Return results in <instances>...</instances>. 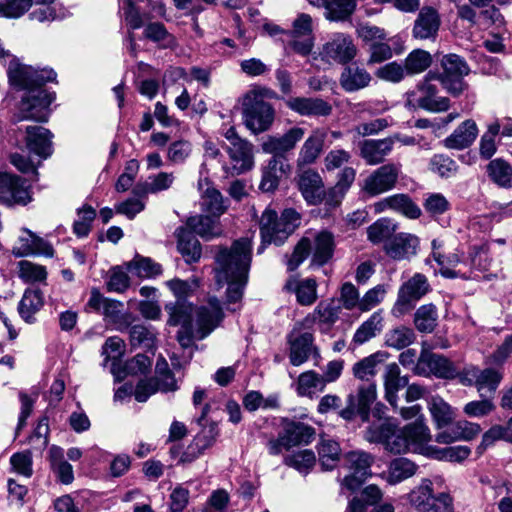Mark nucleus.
Masks as SVG:
<instances>
[{
  "label": "nucleus",
  "mask_w": 512,
  "mask_h": 512,
  "mask_svg": "<svg viewBox=\"0 0 512 512\" xmlns=\"http://www.w3.org/2000/svg\"><path fill=\"white\" fill-rule=\"evenodd\" d=\"M226 152L231 162V166L223 165L227 176L240 175L254 167V145L248 140L234 146H226Z\"/></svg>",
  "instance_id": "f3484780"
},
{
  "label": "nucleus",
  "mask_w": 512,
  "mask_h": 512,
  "mask_svg": "<svg viewBox=\"0 0 512 512\" xmlns=\"http://www.w3.org/2000/svg\"><path fill=\"white\" fill-rule=\"evenodd\" d=\"M340 307L334 301H321L312 313H309L299 325L305 329H311L315 324L321 332H327L338 320Z\"/></svg>",
  "instance_id": "412c9836"
},
{
  "label": "nucleus",
  "mask_w": 512,
  "mask_h": 512,
  "mask_svg": "<svg viewBox=\"0 0 512 512\" xmlns=\"http://www.w3.org/2000/svg\"><path fill=\"white\" fill-rule=\"evenodd\" d=\"M51 467L63 484H70L74 480L73 467L63 460L62 449L53 446L50 449Z\"/></svg>",
  "instance_id": "3c124183"
},
{
  "label": "nucleus",
  "mask_w": 512,
  "mask_h": 512,
  "mask_svg": "<svg viewBox=\"0 0 512 512\" xmlns=\"http://www.w3.org/2000/svg\"><path fill=\"white\" fill-rule=\"evenodd\" d=\"M19 277L27 283L44 282L47 272L44 266L32 263L30 261H20L18 263Z\"/></svg>",
  "instance_id": "69168bd1"
},
{
  "label": "nucleus",
  "mask_w": 512,
  "mask_h": 512,
  "mask_svg": "<svg viewBox=\"0 0 512 512\" xmlns=\"http://www.w3.org/2000/svg\"><path fill=\"white\" fill-rule=\"evenodd\" d=\"M300 224L301 215L293 208L284 209L280 217L275 210L266 208L259 223L262 241L257 253L262 254L266 245H282Z\"/></svg>",
  "instance_id": "20e7f679"
},
{
  "label": "nucleus",
  "mask_w": 512,
  "mask_h": 512,
  "mask_svg": "<svg viewBox=\"0 0 512 512\" xmlns=\"http://www.w3.org/2000/svg\"><path fill=\"white\" fill-rule=\"evenodd\" d=\"M364 438L370 443L382 444L384 449L392 454L422 453L431 440L428 427L418 418L403 427H399L390 419L372 423L367 427Z\"/></svg>",
  "instance_id": "7ed1b4c3"
},
{
  "label": "nucleus",
  "mask_w": 512,
  "mask_h": 512,
  "mask_svg": "<svg viewBox=\"0 0 512 512\" xmlns=\"http://www.w3.org/2000/svg\"><path fill=\"white\" fill-rule=\"evenodd\" d=\"M414 373L419 376H429L432 374L437 378L453 379L458 375V370L443 355L423 350L414 368Z\"/></svg>",
  "instance_id": "4468645a"
},
{
  "label": "nucleus",
  "mask_w": 512,
  "mask_h": 512,
  "mask_svg": "<svg viewBox=\"0 0 512 512\" xmlns=\"http://www.w3.org/2000/svg\"><path fill=\"white\" fill-rule=\"evenodd\" d=\"M377 397L375 383L360 386L356 395L350 394L347 398V406L340 411V416L345 420H352L359 416L363 422L369 420L370 407Z\"/></svg>",
  "instance_id": "ddd939ff"
},
{
  "label": "nucleus",
  "mask_w": 512,
  "mask_h": 512,
  "mask_svg": "<svg viewBox=\"0 0 512 512\" xmlns=\"http://www.w3.org/2000/svg\"><path fill=\"white\" fill-rule=\"evenodd\" d=\"M128 270L140 278H151L162 273L161 265L151 258L133 259L127 263Z\"/></svg>",
  "instance_id": "052dcab7"
},
{
  "label": "nucleus",
  "mask_w": 512,
  "mask_h": 512,
  "mask_svg": "<svg viewBox=\"0 0 512 512\" xmlns=\"http://www.w3.org/2000/svg\"><path fill=\"white\" fill-rule=\"evenodd\" d=\"M371 74L356 64L347 65L340 76V85L346 92H356L369 86Z\"/></svg>",
  "instance_id": "473e14b6"
},
{
  "label": "nucleus",
  "mask_w": 512,
  "mask_h": 512,
  "mask_svg": "<svg viewBox=\"0 0 512 512\" xmlns=\"http://www.w3.org/2000/svg\"><path fill=\"white\" fill-rule=\"evenodd\" d=\"M389 354L385 351H377L356 362L352 367V373L355 378L372 383L371 381L377 375L381 366L388 359Z\"/></svg>",
  "instance_id": "7c9ffc66"
},
{
  "label": "nucleus",
  "mask_w": 512,
  "mask_h": 512,
  "mask_svg": "<svg viewBox=\"0 0 512 512\" xmlns=\"http://www.w3.org/2000/svg\"><path fill=\"white\" fill-rule=\"evenodd\" d=\"M432 64V56L422 49L411 51L404 61V68L407 75H415L424 72Z\"/></svg>",
  "instance_id": "de8ad7c7"
},
{
  "label": "nucleus",
  "mask_w": 512,
  "mask_h": 512,
  "mask_svg": "<svg viewBox=\"0 0 512 512\" xmlns=\"http://www.w3.org/2000/svg\"><path fill=\"white\" fill-rule=\"evenodd\" d=\"M429 290L430 285L427 278L423 274L416 273L400 286L391 314L396 318L408 314L415 307L416 302L425 296Z\"/></svg>",
  "instance_id": "6e6552de"
},
{
  "label": "nucleus",
  "mask_w": 512,
  "mask_h": 512,
  "mask_svg": "<svg viewBox=\"0 0 512 512\" xmlns=\"http://www.w3.org/2000/svg\"><path fill=\"white\" fill-rule=\"evenodd\" d=\"M52 134L42 126H27L23 136L25 148L28 152L46 159L53 152Z\"/></svg>",
  "instance_id": "5701e85b"
},
{
  "label": "nucleus",
  "mask_w": 512,
  "mask_h": 512,
  "mask_svg": "<svg viewBox=\"0 0 512 512\" xmlns=\"http://www.w3.org/2000/svg\"><path fill=\"white\" fill-rule=\"evenodd\" d=\"M289 361L293 366H300L313 356L320 358L318 348L314 344V336L311 332L300 331L296 327L288 334Z\"/></svg>",
  "instance_id": "2eb2a0df"
},
{
  "label": "nucleus",
  "mask_w": 512,
  "mask_h": 512,
  "mask_svg": "<svg viewBox=\"0 0 512 512\" xmlns=\"http://www.w3.org/2000/svg\"><path fill=\"white\" fill-rule=\"evenodd\" d=\"M285 289L294 292L297 302L302 306H310L317 300V283L313 278L298 281L291 277L286 282Z\"/></svg>",
  "instance_id": "e433bc0d"
},
{
  "label": "nucleus",
  "mask_w": 512,
  "mask_h": 512,
  "mask_svg": "<svg viewBox=\"0 0 512 512\" xmlns=\"http://www.w3.org/2000/svg\"><path fill=\"white\" fill-rule=\"evenodd\" d=\"M440 27L438 12L432 7H423L415 22L412 34L417 39H430L437 35Z\"/></svg>",
  "instance_id": "c85d7f7f"
},
{
  "label": "nucleus",
  "mask_w": 512,
  "mask_h": 512,
  "mask_svg": "<svg viewBox=\"0 0 512 512\" xmlns=\"http://www.w3.org/2000/svg\"><path fill=\"white\" fill-rule=\"evenodd\" d=\"M133 193L135 197L128 198L115 206L116 213L124 215L128 219L135 218V216L141 213L146 206V195L142 194V189L139 186L134 188Z\"/></svg>",
  "instance_id": "603ef678"
},
{
  "label": "nucleus",
  "mask_w": 512,
  "mask_h": 512,
  "mask_svg": "<svg viewBox=\"0 0 512 512\" xmlns=\"http://www.w3.org/2000/svg\"><path fill=\"white\" fill-rule=\"evenodd\" d=\"M270 93L268 89H253L243 98L244 123L253 134L267 131L274 121V109L264 100Z\"/></svg>",
  "instance_id": "423d86ee"
},
{
  "label": "nucleus",
  "mask_w": 512,
  "mask_h": 512,
  "mask_svg": "<svg viewBox=\"0 0 512 512\" xmlns=\"http://www.w3.org/2000/svg\"><path fill=\"white\" fill-rule=\"evenodd\" d=\"M297 185L308 204L318 205L324 200V183L322 177L316 170L306 169L299 173Z\"/></svg>",
  "instance_id": "4be33fe9"
},
{
  "label": "nucleus",
  "mask_w": 512,
  "mask_h": 512,
  "mask_svg": "<svg viewBox=\"0 0 512 512\" xmlns=\"http://www.w3.org/2000/svg\"><path fill=\"white\" fill-rule=\"evenodd\" d=\"M416 472V465L407 458L394 459L388 469L387 481L390 484H397L413 476Z\"/></svg>",
  "instance_id": "8fccbe9b"
},
{
  "label": "nucleus",
  "mask_w": 512,
  "mask_h": 512,
  "mask_svg": "<svg viewBox=\"0 0 512 512\" xmlns=\"http://www.w3.org/2000/svg\"><path fill=\"white\" fill-rule=\"evenodd\" d=\"M452 432L454 435L447 431L437 434L436 441L447 444L458 439L471 440L481 432V426L467 420H460L454 424Z\"/></svg>",
  "instance_id": "58836bf2"
},
{
  "label": "nucleus",
  "mask_w": 512,
  "mask_h": 512,
  "mask_svg": "<svg viewBox=\"0 0 512 512\" xmlns=\"http://www.w3.org/2000/svg\"><path fill=\"white\" fill-rule=\"evenodd\" d=\"M487 173L490 179L500 187H512V167L503 159L497 158L487 165Z\"/></svg>",
  "instance_id": "37998d69"
},
{
  "label": "nucleus",
  "mask_w": 512,
  "mask_h": 512,
  "mask_svg": "<svg viewBox=\"0 0 512 512\" xmlns=\"http://www.w3.org/2000/svg\"><path fill=\"white\" fill-rule=\"evenodd\" d=\"M204 165L200 170L198 189L201 192V208L204 212L220 217L228 209V200L224 199L222 193L212 186L207 176L203 173Z\"/></svg>",
  "instance_id": "6ab92c4d"
},
{
  "label": "nucleus",
  "mask_w": 512,
  "mask_h": 512,
  "mask_svg": "<svg viewBox=\"0 0 512 512\" xmlns=\"http://www.w3.org/2000/svg\"><path fill=\"white\" fill-rule=\"evenodd\" d=\"M31 200L29 188L18 176L0 173V202L12 206L26 205Z\"/></svg>",
  "instance_id": "a211bd4d"
},
{
  "label": "nucleus",
  "mask_w": 512,
  "mask_h": 512,
  "mask_svg": "<svg viewBox=\"0 0 512 512\" xmlns=\"http://www.w3.org/2000/svg\"><path fill=\"white\" fill-rule=\"evenodd\" d=\"M432 482L423 479L408 495L410 504L419 512H425L433 496Z\"/></svg>",
  "instance_id": "864d4df0"
},
{
  "label": "nucleus",
  "mask_w": 512,
  "mask_h": 512,
  "mask_svg": "<svg viewBox=\"0 0 512 512\" xmlns=\"http://www.w3.org/2000/svg\"><path fill=\"white\" fill-rule=\"evenodd\" d=\"M374 458L365 451H351L344 455V464L350 474L343 479V485L351 491H355L371 475V465Z\"/></svg>",
  "instance_id": "f8f14e48"
},
{
  "label": "nucleus",
  "mask_w": 512,
  "mask_h": 512,
  "mask_svg": "<svg viewBox=\"0 0 512 512\" xmlns=\"http://www.w3.org/2000/svg\"><path fill=\"white\" fill-rule=\"evenodd\" d=\"M502 374L492 368L484 370H478V382L477 390L483 395V391L486 390L490 393H494L502 380Z\"/></svg>",
  "instance_id": "338daca9"
},
{
  "label": "nucleus",
  "mask_w": 512,
  "mask_h": 512,
  "mask_svg": "<svg viewBox=\"0 0 512 512\" xmlns=\"http://www.w3.org/2000/svg\"><path fill=\"white\" fill-rule=\"evenodd\" d=\"M358 53L353 38L345 33H334L323 43L319 55L326 63L348 64Z\"/></svg>",
  "instance_id": "9d476101"
},
{
  "label": "nucleus",
  "mask_w": 512,
  "mask_h": 512,
  "mask_svg": "<svg viewBox=\"0 0 512 512\" xmlns=\"http://www.w3.org/2000/svg\"><path fill=\"white\" fill-rule=\"evenodd\" d=\"M187 226L202 238L212 239L222 235L223 229L219 217L212 215H195L187 220Z\"/></svg>",
  "instance_id": "f704fd0d"
},
{
  "label": "nucleus",
  "mask_w": 512,
  "mask_h": 512,
  "mask_svg": "<svg viewBox=\"0 0 512 512\" xmlns=\"http://www.w3.org/2000/svg\"><path fill=\"white\" fill-rule=\"evenodd\" d=\"M340 451V446L336 441L322 440L318 454L323 470H331L336 466L339 461Z\"/></svg>",
  "instance_id": "bf43d9fd"
},
{
  "label": "nucleus",
  "mask_w": 512,
  "mask_h": 512,
  "mask_svg": "<svg viewBox=\"0 0 512 512\" xmlns=\"http://www.w3.org/2000/svg\"><path fill=\"white\" fill-rule=\"evenodd\" d=\"M392 196V211L410 219H418L422 212L420 207L407 194L399 193Z\"/></svg>",
  "instance_id": "680f3d73"
},
{
  "label": "nucleus",
  "mask_w": 512,
  "mask_h": 512,
  "mask_svg": "<svg viewBox=\"0 0 512 512\" xmlns=\"http://www.w3.org/2000/svg\"><path fill=\"white\" fill-rule=\"evenodd\" d=\"M382 328V311L378 310L359 326L354 333L353 342L357 345H362L380 333Z\"/></svg>",
  "instance_id": "ea45409f"
},
{
  "label": "nucleus",
  "mask_w": 512,
  "mask_h": 512,
  "mask_svg": "<svg viewBox=\"0 0 512 512\" xmlns=\"http://www.w3.org/2000/svg\"><path fill=\"white\" fill-rule=\"evenodd\" d=\"M214 267L215 281L219 287L227 285V301L236 303L241 300L247 283L250 258H216Z\"/></svg>",
  "instance_id": "39448f33"
},
{
  "label": "nucleus",
  "mask_w": 512,
  "mask_h": 512,
  "mask_svg": "<svg viewBox=\"0 0 512 512\" xmlns=\"http://www.w3.org/2000/svg\"><path fill=\"white\" fill-rule=\"evenodd\" d=\"M438 312L434 304L420 306L414 314V325L421 333H431L437 326Z\"/></svg>",
  "instance_id": "79ce46f5"
},
{
  "label": "nucleus",
  "mask_w": 512,
  "mask_h": 512,
  "mask_svg": "<svg viewBox=\"0 0 512 512\" xmlns=\"http://www.w3.org/2000/svg\"><path fill=\"white\" fill-rule=\"evenodd\" d=\"M177 250L182 256H200L201 245L195 233L184 227H179L176 232Z\"/></svg>",
  "instance_id": "a18cd8bd"
},
{
  "label": "nucleus",
  "mask_w": 512,
  "mask_h": 512,
  "mask_svg": "<svg viewBox=\"0 0 512 512\" xmlns=\"http://www.w3.org/2000/svg\"><path fill=\"white\" fill-rule=\"evenodd\" d=\"M96 217V211L92 206L83 205L77 210V219L73 224V231L78 237H86Z\"/></svg>",
  "instance_id": "0e129e2a"
},
{
  "label": "nucleus",
  "mask_w": 512,
  "mask_h": 512,
  "mask_svg": "<svg viewBox=\"0 0 512 512\" xmlns=\"http://www.w3.org/2000/svg\"><path fill=\"white\" fill-rule=\"evenodd\" d=\"M334 237L328 231L302 237L295 246L293 256H332L334 252Z\"/></svg>",
  "instance_id": "aec40b11"
},
{
  "label": "nucleus",
  "mask_w": 512,
  "mask_h": 512,
  "mask_svg": "<svg viewBox=\"0 0 512 512\" xmlns=\"http://www.w3.org/2000/svg\"><path fill=\"white\" fill-rule=\"evenodd\" d=\"M428 408L437 427L449 425L454 419L452 407L441 397H432L428 402Z\"/></svg>",
  "instance_id": "09e8293b"
},
{
  "label": "nucleus",
  "mask_w": 512,
  "mask_h": 512,
  "mask_svg": "<svg viewBox=\"0 0 512 512\" xmlns=\"http://www.w3.org/2000/svg\"><path fill=\"white\" fill-rule=\"evenodd\" d=\"M400 173V164H384L375 169L364 179L362 191L372 197L386 193L395 188Z\"/></svg>",
  "instance_id": "9b49d317"
},
{
  "label": "nucleus",
  "mask_w": 512,
  "mask_h": 512,
  "mask_svg": "<svg viewBox=\"0 0 512 512\" xmlns=\"http://www.w3.org/2000/svg\"><path fill=\"white\" fill-rule=\"evenodd\" d=\"M316 431L312 426L300 421L283 420V428L277 439L270 440L268 451L271 455H278L283 449L298 445H308L315 439Z\"/></svg>",
  "instance_id": "0eeeda50"
},
{
  "label": "nucleus",
  "mask_w": 512,
  "mask_h": 512,
  "mask_svg": "<svg viewBox=\"0 0 512 512\" xmlns=\"http://www.w3.org/2000/svg\"><path fill=\"white\" fill-rule=\"evenodd\" d=\"M383 384L385 389V399L391 406L397 408V393L408 385V377L401 375V370L397 363L393 362L385 366L383 372Z\"/></svg>",
  "instance_id": "cd10ccee"
},
{
  "label": "nucleus",
  "mask_w": 512,
  "mask_h": 512,
  "mask_svg": "<svg viewBox=\"0 0 512 512\" xmlns=\"http://www.w3.org/2000/svg\"><path fill=\"white\" fill-rule=\"evenodd\" d=\"M442 73L437 76H466L470 72L467 62L457 54H447L440 61Z\"/></svg>",
  "instance_id": "4d7b16f0"
},
{
  "label": "nucleus",
  "mask_w": 512,
  "mask_h": 512,
  "mask_svg": "<svg viewBox=\"0 0 512 512\" xmlns=\"http://www.w3.org/2000/svg\"><path fill=\"white\" fill-rule=\"evenodd\" d=\"M472 258H433L435 265L431 259L427 260V264L431 265L435 272H439L445 278H467L469 277V265Z\"/></svg>",
  "instance_id": "c756f323"
},
{
  "label": "nucleus",
  "mask_w": 512,
  "mask_h": 512,
  "mask_svg": "<svg viewBox=\"0 0 512 512\" xmlns=\"http://www.w3.org/2000/svg\"><path fill=\"white\" fill-rule=\"evenodd\" d=\"M356 0H325L321 6L325 8V17L331 21H344L356 9Z\"/></svg>",
  "instance_id": "a19ab883"
},
{
  "label": "nucleus",
  "mask_w": 512,
  "mask_h": 512,
  "mask_svg": "<svg viewBox=\"0 0 512 512\" xmlns=\"http://www.w3.org/2000/svg\"><path fill=\"white\" fill-rule=\"evenodd\" d=\"M477 135L478 127L476 122L472 119H467L444 140V144L449 149H465L475 141Z\"/></svg>",
  "instance_id": "72a5a7b5"
},
{
  "label": "nucleus",
  "mask_w": 512,
  "mask_h": 512,
  "mask_svg": "<svg viewBox=\"0 0 512 512\" xmlns=\"http://www.w3.org/2000/svg\"><path fill=\"white\" fill-rule=\"evenodd\" d=\"M86 306L95 312H102L104 319L113 324H118L123 319L124 304L121 301L104 297L96 288L91 290Z\"/></svg>",
  "instance_id": "a878e982"
},
{
  "label": "nucleus",
  "mask_w": 512,
  "mask_h": 512,
  "mask_svg": "<svg viewBox=\"0 0 512 512\" xmlns=\"http://www.w3.org/2000/svg\"><path fill=\"white\" fill-rule=\"evenodd\" d=\"M167 285L177 297L175 303L165 305L169 315L167 323L171 326H181L177 340L183 348H189L193 345L194 339H204L221 322L223 312L220 301L216 297H211L208 306H201L195 310L185 298L198 286L196 281L173 279Z\"/></svg>",
  "instance_id": "f257e3e1"
},
{
  "label": "nucleus",
  "mask_w": 512,
  "mask_h": 512,
  "mask_svg": "<svg viewBox=\"0 0 512 512\" xmlns=\"http://www.w3.org/2000/svg\"><path fill=\"white\" fill-rule=\"evenodd\" d=\"M325 387L321 375L309 370L299 375L296 391L299 396L312 397L317 391H323Z\"/></svg>",
  "instance_id": "c03bdc74"
},
{
  "label": "nucleus",
  "mask_w": 512,
  "mask_h": 512,
  "mask_svg": "<svg viewBox=\"0 0 512 512\" xmlns=\"http://www.w3.org/2000/svg\"><path fill=\"white\" fill-rule=\"evenodd\" d=\"M395 251L403 255H415L418 253L419 238L409 233H399L393 239Z\"/></svg>",
  "instance_id": "774afa93"
},
{
  "label": "nucleus",
  "mask_w": 512,
  "mask_h": 512,
  "mask_svg": "<svg viewBox=\"0 0 512 512\" xmlns=\"http://www.w3.org/2000/svg\"><path fill=\"white\" fill-rule=\"evenodd\" d=\"M500 133V121L496 119L487 126V131L482 135L479 144V152L482 158L490 159L497 150L496 136Z\"/></svg>",
  "instance_id": "13d9d810"
},
{
  "label": "nucleus",
  "mask_w": 512,
  "mask_h": 512,
  "mask_svg": "<svg viewBox=\"0 0 512 512\" xmlns=\"http://www.w3.org/2000/svg\"><path fill=\"white\" fill-rule=\"evenodd\" d=\"M175 176L172 172H159L158 174L151 175L148 180L143 184L142 194L158 193L168 190L174 183Z\"/></svg>",
  "instance_id": "e2e57ef3"
},
{
  "label": "nucleus",
  "mask_w": 512,
  "mask_h": 512,
  "mask_svg": "<svg viewBox=\"0 0 512 512\" xmlns=\"http://www.w3.org/2000/svg\"><path fill=\"white\" fill-rule=\"evenodd\" d=\"M437 73L429 72L422 81L417 85V91L420 96L416 99V104L413 103V97L416 96L415 91H411L407 94V105L418 106L422 109L431 112H443L449 109L450 100L447 97L438 96V88L432 83L433 80H437L435 77Z\"/></svg>",
  "instance_id": "1a4fd4ad"
},
{
  "label": "nucleus",
  "mask_w": 512,
  "mask_h": 512,
  "mask_svg": "<svg viewBox=\"0 0 512 512\" xmlns=\"http://www.w3.org/2000/svg\"><path fill=\"white\" fill-rule=\"evenodd\" d=\"M44 305L43 293L39 289H26L18 304V312L27 323L35 322V314Z\"/></svg>",
  "instance_id": "4c0bfd02"
},
{
  "label": "nucleus",
  "mask_w": 512,
  "mask_h": 512,
  "mask_svg": "<svg viewBox=\"0 0 512 512\" xmlns=\"http://www.w3.org/2000/svg\"><path fill=\"white\" fill-rule=\"evenodd\" d=\"M316 457L312 450L305 449L285 456L284 463L302 474H307L315 465Z\"/></svg>",
  "instance_id": "5fc2aeb1"
},
{
  "label": "nucleus",
  "mask_w": 512,
  "mask_h": 512,
  "mask_svg": "<svg viewBox=\"0 0 512 512\" xmlns=\"http://www.w3.org/2000/svg\"><path fill=\"white\" fill-rule=\"evenodd\" d=\"M286 173L283 159L271 157L262 169V179L259 188L263 192H273L277 189L281 177Z\"/></svg>",
  "instance_id": "c9c22d12"
},
{
  "label": "nucleus",
  "mask_w": 512,
  "mask_h": 512,
  "mask_svg": "<svg viewBox=\"0 0 512 512\" xmlns=\"http://www.w3.org/2000/svg\"><path fill=\"white\" fill-rule=\"evenodd\" d=\"M19 237V246L13 248L14 256H53L55 250L51 242L40 238L29 230Z\"/></svg>",
  "instance_id": "bb28decb"
},
{
  "label": "nucleus",
  "mask_w": 512,
  "mask_h": 512,
  "mask_svg": "<svg viewBox=\"0 0 512 512\" xmlns=\"http://www.w3.org/2000/svg\"><path fill=\"white\" fill-rule=\"evenodd\" d=\"M396 230V224L389 218H380L367 228L368 239L378 244L389 239Z\"/></svg>",
  "instance_id": "6e6d98bb"
},
{
  "label": "nucleus",
  "mask_w": 512,
  "mask_h": 512,
  "mask_svg": "<svg viewBox=\"0 0 512 512\" xmlns=\"http://www.w3.org/2000/svg\"><path fill=\"white\" fill-rule=\"evenodd\" d=\"M8 75L14 86L28 91L21 102L23 118L46 122L48 107L55 100V95L41 87L46 82L54 81L56 73L52 69L38 70L31 66L10 64Z\"/></svg>",
  "instance_id": "f03ea898"
},
{
  "label": "nucleus",
  "mask_w": 512,
  "mask_h": 512,
  "mask_svg": "<svg viewBox=\"0 0 512 512\" xmlns=\"http://www.w3.org/2000/svg\"><path fill=\"white\" fill-rule=\"evenodd\" d=\"M286 104L302 116H328L332 112V106L320 98L294 97Z\"/></svg>",
  "instance_id": "2f4dec72"
},
{
  "label": "nucleus",
  "mask_w": 512,
  "mask_h": 512,
  "mask_svg": "<svg viewBox=\"0 0 512 512\" xmlns=\"http://www.w3.org/2000/svg\"><path fill=\"white\" fill-rule=\"evenodd\" d=\"M305 135V129L294 126L282 135L268 136L261 144L262 151L284 160V155L296 147Z\"/></svg>",
  "instance_id": "dca6fc26"
},
{
  "label": "nucleus",
  "mask_w": 512,
  "mask_h": 512,
  "mask_svg": "<svg viewBox=\"0 0 512 512\" xmlns=\"http://www.w3.org/2000/svg\"><path fill=\"white\" fill-rule=\"evenodd\" d=\"M326 138L327 131L323 128H316L311 131L298 152L296 160L298 168H303L317 161L323 151Z\"/></svg>",
  "instance_id": "393cba45"
},
{
  "label": "nucleus",
  "mask_w": 512,
  "mask_h": 512,
  "mask_svg": "<svg viewBox=\"0 0 512 512\" xmlns=\"http://www.w3.org/2000/svg\"><path fill=\"white\" fill-rule=\"evenodd\" d=\"M415 340L413 329L406 326L395 327L385 334V345L396 350L408 347Z\"/></svg>",
  "instance_id": "49530a36"
},
{
  "label": "nucleus",
  "mask_w": 512,
  "mask_h": 512,
  "mask_svg": "<svg viewBox=\"0 0 512 512\" xmlns=\"http://www.w3.org/2000/svg\"><path fill=\"white\" fill-rule=\"evenodd\" d=\"M394 138L365 139L358 143L359 156L369 166H375L384 162L392 152Z\"/></svg>",
  "instance_id": "b1692460"
}]
</instances>
